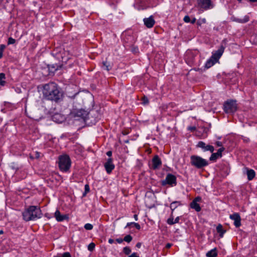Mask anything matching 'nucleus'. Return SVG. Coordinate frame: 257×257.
Returning <instances> with one entry per match:
<instances>
[{
	"label": "nucleus",
	"mask_w": 257,
	"mask_h": 257,
	"mask_svg": "<svg viewBox=\"0 0 257 257\" xmlns=\"http://www.w3.org/2000/svg\"><path fill=\"white\" fill-rule=\"evenodd\" d=\"M43 93L48 99L55 101L58 100L60 96L58 86L54 82L45 84L43 87Z\"/></svg>",
	"instance_id": "nucleus-1"
},
{
	"label": "nucleus",
	"mask_w": 257,
	"mask_h": 257,
	"mask_svg": "<svg viewBox=\"0 0 257 257\" xmlns=\"http://www.w3.org/2000/svg\"><path fill=\"white\" fill-rule=\"evenodd\" d=\"M42 215L40 209L36 206H29L23 213V219L26 221L40 218Z\"/></svg>",
	"instance_id": "nucleus-2"
},
{
	"label": "nucleus",
	"mask_w": 257,
	"mask_h": 257,
	"mask_svg": "<svg viewBox=\"0 0 257 257\" xmlns=\"http://www.w3.org/2000/svg\"><path fill=\"white\" fill-rule=\"evenodd\" d=\"M59 167L61 170L67 171L71 166V160L67 155H63L59 157Z\"/></svg>",
	"instance_id": "nucleus-3"
},
{
	"label": "nucleus",
	"mask_w": 257,
	"mask_h": 257,
	"mask_svg": "<svg viewBox=\"0 0 257 257\" xmlns=\"http://www.w3.org/2000/svg\"><path fill=\"white\" fill-rule=\"evenodd\" d=\"M190 160L191 164L198 169L205 167L208 164V161L205 159L196 155L191 156Z\"/></svg>",
	"instance_id": "nucleus-4"
},
{
	"label": "nucleus",
	"mask_w": 257,
	"mask_h": 257,
	"mask_svg": "<svg viewBox=\"0 0 257 257\" xmlns=\"http://www.w3.org/2000/svg\"><path fill=\"white\" fill-rule=\"evenodd\" d=\"M237 109V105L236 100H229L224 104V110L226 113H232Z\"/></svg>",
	"instance_id": "nucleus-5"
},
{
	"label": "nucleus",
	"mask_w": 257,
	"mask_h": 257,
	"mask_svg": "<svg viewBox=\"0 0 257 257\" xmlns=\"http://www.w3.org/2000/svg\"><path fill=\"white\" fill-rule=\"evenodd\" d=\"M88 114V112L84 109H74L70 113V116L74 118L81 117L85 119Z\"/></svg>",
	"instance_id": "nucleus-6"
},
{
	"label": "nucleus",
	"mask_w": 257,
	"mask_h": 257,
	"mask_svg": "<svg viewBox=\"0 0 257 257\" xmlns=\"http://www.w3.org/2000/svg\"><path fill=\"white\" fill-rule=\"evenodd\" d=\"M168 184L171 186H175L176 185V177L171 174L167 175L165 180L163 181V184L165 185Z\"/></svg>",
	"instance_id": "nucleus-7"
},
{
	"label": "nucleus",
	"mask_w": 257,
	"mask_h": 257,
	"mask_svg": "<svg viewBox=\"0 0 257 257\" xmlns=\"http://www.w3.org/2000/svg\"><path fill=\"white\" fill-rule=\"evenodd\" d=\"M198 5L200 8L205 10L213 7L210 0H198Z\"/></svg>",
	"instance_id": "nucleus-8"
},
{
	"label": "nucleus",
	"mask_w": 257,
	"mask_h": 257,
	"mask_svg": "<svg viewBox=\"0 0 257 257\" xmlns=\"http://www.w3.org/2000/svg\"><path fill=\"white\" fill-rule=\"evenodd\" d=\"M197 147L202 148L204 151H209L211 153H213L214 149L212 146L207 145L204 142L200 141L197 145Z\"/></svg>",
	"instance_id": "nucleus-9"
},
{
	"label": "nucleus",
	"mask_w": 257,
	"mask_h": 257,
	"mask_svg": "<svg viewBox=\"0 0 257 257\" xmlns=\"http://www.w3.org/2000/svg\"><path fill=\"white\" fill-rule=\"evenodd\" d=\"M225 49V46L221 44L219 47V48L215 51L212 55V58L216 59L218 61L220 57L222 56L224 50Z\"/></svg>",
	"instance_id": "nucleus-10"
},
{
	"label": "nucleus",
	"mask_w": 257,
	"mask_h": 257,
	"mask_svg": "<svg viewBox=\"0 0 257 257\" xmlns=\"http://www.w3.org/2000/svg\"><path fill=\"white\" fill-rule=\"evenodd\" d=\"M52 120L57 123H62L65 121V116L59 113H56L52 116Z\"/></svg>",
	"instance_id": "nucleus-11"
},
{
	"label": "nucleus",
	"mask_w": 257,
	"mask_h": 257,
	"mask_svg": "<svg viewBox=\"0 0 257 257\" xmlns=\"http://www.w3.org/2000/svg\"><path fill=\"white\" fill-rule=\"evenodd\" d=\"M230 218L234 220V225L236 227H239L240 226L241 218L238 213H235L230 215Z\"/></svg>",
	"instance_id": "nucleus-12"
},
{
	"label": "nucleus",
	"mask_w": 257,
	"mask_h": 257,
	"mask_svg": "<svg viewBox=\"0 0 257 257\" xmlns=\"http://www.w3.org/2000/svg\"><path fill=\"white\" fill-rule=\"evenodd\" d=\"M104 167L108 173H110L112 171L114 168V166L112 164V160L111 158L107 159L106 162L104 164Z\"/></svg>",
	"instance_id": "nucleus-13"
},
{
	"label": "nucleus",
	"mask_w": 257,
	"mask_h": 257,
	"mask_svg": "<svg viewBox=\"0 0 257 257\" xmlns=\"http://www.w3.org/2000/svg\"><path fill=\"white\" fill-rule=\"evenodd\" d=\"M54 216L58 221H62L68 219V215L67 214L61 215L60 211L57 210L54 214Z\"/></svg>",
	"instance_id": "nucleus-14"
},
{
	"label": "nucleus",
	"mask_w": 257,
	"mask_h": 257,
	"mask_svg": "<svg viewBox=\"0 0 257 257\" xmlns=\"http://www.w3.org/2000/svg\"><path fill=\"white\" fill-rule=\"evenodd\" d=\"M144 22L145 26L148 28H152L155 23L152 16H151L148 18H145L144 19Z\"/></svg>",
	"instance_id": "nucleus-15"
},
{
	"label": "nucleus",
	"mask_w": 257,
	"mask_h": 257,
	"mask_svg": "<svg viewBox=\"0 0 257 257\" xmlns=\"http://www.w3.org/2000/svg\"><path fill=\"white\" fill-rule=\"evenodd\" d=\"M153 166L152 168L153 169H157L161 165V161L159 157L156 155L152 159Z\"/></svg>",
	"instance_id": "nucleus-16"
},
{
	"label": "nucleus",
	"mask_w": 257,
	"mask_h": 257,
	"mask_svg": "<svg viewBox=\"0 0 257 257\" xmlns=\"http://www.w3.org/2000/svg\"><path fill=\"white\" fill-rule=\"evenodd\" d=\"M224 150V148L223 147H221L219 149L216 153H212L210 158V160L211 161H215L218 158L221 157L222 156V152Z\"/></svg>",
	"instance_id": "nucleus-17"
},
{
	"label": "nucleus",
	"mask_w": 257,
	"mask_h": 257,
	"mask_svg": "<svg viewBox=\"0 0 257 257\" xmlns=\"http://www.w3.org/2000/svg\"><path fill=\"white\" fill-rule=\"evenodd\" d=\"M217 61H218L216 59L212 58V56H211V57L206 62L205 66L206 68H209Z\"/></svg>",
	"instance_id": "nucleus-18"
},
{
	"label": "nucleus",
	"mask_w": 257,
	"mask_h": 257,
	"mask_svg": "<svg viewBox=\"0 0 257 257\" xmlns=\"http://www.w3.org/2000/svg\"><path fill=\"white\" fill-rule=\"evenodd\" d=\"M190 206L192 208L194 209L196 211L198 212L201 210V208L199 205L195 201H193L190 204Z\"/></svg>",
	"instance_id": "nucleus-19"
},
{
	"label": "nucleus",
	"mask_w": 257,
	"mask_h": 257,
	"mask_svg": "<svg viewBox=\"0 0 257 257\" xmlns=\"http://www.w3.org/2000/svg\"><path fill=\"white\" fill-rule=\"evenodd\" d=\"M247 175L248 179L251 180L254 177L255 172L252 169L248 170L247 171Z\"/></svg>",
	"instance_id": "nucleus-20"
},
{
	"label": "nucleus",
	"mask_w": 257,
	"mask_h": 257,
	"mask_svg": "<svg viewBox=\"0 0 257 257\" xmlns=\"http://www.w3.org/2000/svg\"><path fill=\"white\" fill-rule=\"evenodd\" d=\"M217 255V251L216 248H214L206 253L207 257H215Z\"/></svg>",
	"instance_id": "nucleus-21"
},
{
	"label": "nucleus",
	"mask_w": 257,
	"mask_h": 257,
	"mask_svg": "<svg viewBox=\"0 0 257 257\" xmlns=\"http://www.w3.org/2000/svg\"><path fill=\"white\" fill-rule=\"evenodd\" d=\"M103 67H104V69L107 71H109L111 69V66H110L109 62L107 61H103L102 63Z\"/></svg>",
	"instance_id": "nucleus-22"
},
{
	"label": "nucleus",
	"mask_w": 257,
	"mask_h": 257,
	"mask_svg": "<svg viewBox=\"0 0 257 257\" xmlns=\"http://www.w3.org/2000/svg\"><path fill=\"white\" fill-rule=\"evenodd\" d=\"M216 230L218 233H219L220 234V236H222L223 233L225 232V230H223L222 229V226L221 225L219 224L216 227Z\"/></svg>",
	"instance_id": "nucleus-23"
},
{
	"label": "nucleus",
	"mask_w": 257,
	"mask_h": 257,
	"mask_svg": "<svg viewBox=\"0 0 257 257\" xmlns=\"http://www.w3.org/2000/svg\"><path fill=\"white\" fill-rule=\"evenodd\" d=\"M233 21L239 22V23H245L248 21V18L247 17H245L243 19H239L237 18H234Z\"/></svg>",
	"instance_id": "nucleus-24"
},
{
	"label": "nucleus",
	"mask_w": 257,
	"mask_h": 257,
	"mask_svg": "<svg viewBox=\"0 0 257 257\" xmlns=\"http://www.w3.org/2000/svg\"><path fill=\"white\" fill-rule=\"evenodd\" d=\"M179 204V202L174 201L171 204L170 208L172 210H174Z\"/></svg>",
	"instance_id": "nucleus-25"
},
{
	"label": "nucleus",
	"mask_w": 257,
	"mask_h": 257,
	"mask_svg": "<svg viewBox=\"0 0 257 257\" xmlns=\"http://www.w3.org/2000/svg\"><path fill=\"white\" fill-rule=\"evenodd\" d=\"M132 239L133 238L131 235H127L124 237L123 240L127 242H130L132 241Z\"/></svg>",
	"instance_id": "nucleus-26"
},
{
	"label": "nucleus",
	"mask_w": 257,
	"mask_h": 257,
	"mask_svg": "<svg viewBox=\"0 0 257 257\" xmlns=\"http://www.w3.org/2000/svg\"><path fill=\"white\" fill-rule=\"evenodd\" d=\"M123 251L124 253L127 255L129 254L131 252V249L128 247H124L123 249Z\"/></svg>",
	"instance_id": "nucleus-27"
},
{
	"label": "nucleus",
	"mask_w": 257,
	"mask_h": 257,
	"mask_svg": "<svg viewBox=\"0 0 257 257\" xmlns=\"http://www.w3.org/2000/svg\"><path fill=\"white\" fill-rule=\"evenodd\" d=\"M84 228L86 230H91L93 228V225L90 223H86L84 225Z\"/></svg>",
	"instance_id": "nucleus-28"
},
{
	"label": "nucleus",
	"mask_w": 257,
	"mask_h": 257,
	"mask_svg": "<svg viewBox=\"0 0 257 257\" xmlns=\"http://www.w3.org/2000/svg\"><path fill=\"white\" fill-rule=\"evenodd\" d=\"M95 244L93 242L90 243L88 246V249L90 251H92L95 247Z\"/></svg>",
	"instance_id": "nucleus-29"
},
{
	"label": "nucleus",
	"mask_w": 257,
	"mask_h": 257,
	"mask_svg": "<svg viewBox=\"0 0 257 257\" xmlns=\"http://www.w3.org/2000/svg\"><path fill=\"white\" fill-rule=\"evenodd\" d=\"M206 23V20L204 18L199 19L197 22V24L198 25H201L202 24H204Z\"/></svg>",
	"instance_id": "nucleus-30"
},
{
	"label": "nucleus",
	"mask_w": 257,
	"mask_h": 257,
	"mask_svg": "<svg viewBox=\"0 0 257 257\" xmlns=\"http://www.w3.org/2000/svg\"><path fill=\"white\" fill-rule=\"evenodd\" d=\"M15 42V40L11 37L9 38L8 39V44H13Z\"/></svg>",
	"instance_id": "nucleus-31"
},
{
	"label": "nucleus",
	"mask_w": 257,
	"mask_h": 257,
	"mask_svg": "<svg viewBox=\"0 0 257 257\" xmlns=\"http://www.w3.org/2000/svg\"><path fill=\"white\" fill-rule=\"evenodd\" d=\"M89 191V187L88 184H86L85 185V192L83 194V196H85V194Z\"/></svg>",
	"instance_id": "nucleus-32"
},
{
	"label": "nucleus",
	"mask_w": 257,
	"mask_h": 257,
	"mask_svg": "<svg viewBox=\"0 0 257 257\" xmlns=\"http://www.w3.org/2000/svg\"><path fill=\"white\" fill-rule=\"evenodd\" d=\"M173 218H169L167 220V223L170 225L174 224Z\"/></svg>",
	"instance_id": "nucleus-33"
},
{
	"label": "nucleus",
	"mask_w": 257,
	"mask_h": 257,
	"mask_svg": "<svg viewBox=\"0 0 257 257\" xmlns=\"http://www.w3.org/2000/svg\"><path fill=\"white\" fill-rule=\"evenodd\" d=\"M184 21L186 23H189L190 22V18L188 16H186L184 18Z\"/></svg>",
	"instance_id": "nucleus-34"
},
{
	"label": "nucleus",
	"mask_w": 257,
	"mask_h": 257,
	"mask_svg": "<svg viewBox=\"0 0 257 257\" xmlns=\"http://www.w3.org/2000/svg\"><path fill=\"white\" fill-rule=\"evenodd\" d=\"M61 257H71V255L68 252H66L63 253L61 256Z\"/></svg>",
	"instance_id": "nucleus-35"
},
{
	"label": "nucleus",
	"mask_w": 257,
	"mask_h": 257,
	"mask_svg": "<svg viewBox=\"0 0 257 257\" xmlns=\"http://www.w3.org/2000/svg\"><path fill=\"white\" fill-rule=\"evenodd\" d=\"M35 157H33L32 155L30 156V157L32 159H34V158H39L40 157V153L39 152H36L35 153Z\"/></svg>",
	"instance_id": "nucleus-36"
},
{
	"label": "nucleus",
	"mask_w": 257,
	"mask_h": 257,
	"mask_svg": "<svg viewBox=\"0 0 257 257\" xmlns=\"http://www.w3.org/2000/svg\"><path fill=\"white\" fill-rule=\"evenodd\" d=\"M132 51L134 53H137L138 52V48L137 47H133L132 48Z\"/></svg>",
	"instance_id": "nucleus-37"
},
{
	"label": "nucleus",
	"mask_w": 257,
	"mask_h": 257,
	"mask_svg": "<svg viewBox=\"0 0 257 257\" xmlns=\"http://www.w3.org/2000/svg\"><path fill=\"white\" fill-rule=\"evenodd\" d=\"M142 100H143V103L144 104H148V99L147 97H146L145 96H144L143 98H142Z\"/></svg>",
	"instance_id": "nucleus-38"
},
{
	"label": "nucleus",
	"mask_w": 257,
	"mask_h": 257,
	"mask_svg": "<svg viewBox=\"0 0 257 257\" xmlns=\"http://www.w3.org/2000/svg\"><path fill=\"white\" fill-rule=\"evenodd\" d=\"M252 42L254 44L257 45V36H254L253 37Z\"/></svg>",
	"instance_id": "nucleus-39"
},
{
	"label": "nucleus",
	"mask_w": 257,
	"mask_h": 257,
	"mask_svg": "<svg viewBox=\"0 0 257 257\" xmlns=\"http://www.w3.org/2000/svg\"><path fill=\"white\" fill-rule=\"evenodd\" d=\"M201 200V197H196L193 201H195L196 202H200Z\"/></svg>",
	"instance_id": "nucleus-40"
},
{
	"label": "nucleus",
	"mask_w": 257,
	"mask_h": 257,
	"mask_svg": "<svg viewBox=\"0 0 257 257\" xmlns=\"http://www.w3.org/2000/svg\"><path fill=\"white\" fill-rule=\"evenodd\" d=\"M5 48H6L5 45H1L0 46V51H2V52H3L4 49H5Z\"/></svg>",
	"instance_id": "nucleus-41"
},
{
	"label": "nucleus",
	"mask_w": 257,
	"mask_h": 257,
	"mask_svg": "<svg viewBox=\"0 0 257 257\" xmlns=\"http://www.w3.org/2000/svg\"><path fill=\"white\" fill-rule=\"evenodd\" d=\"M133 224L135 225V226L138 229H140L141 227H140V225L137 223H135V222H133Z\"/></svg>",
	"instance_id": "nucleus-42"
},
{
	"label": "nucleus",
	"mask_w": 257,
	"mask_h": 257,
	"mask_svg": "<svg viewBox=\"0 0 257 257\" xmlns=\"http://www.w3.org/2000/svg\"><path fill=\"white\" fill-rule=\"evenodd\" d=\"M5 78V75L4 73H0V80Z\"/></svg>",
	"instance_id": "nucleus-43"
},
{
	"label": "nucleus",
	"mask_w": 257,
	"mask_h": 257,
	"mask_svg": "<svg viewBox=\"0 0 257 257\" xmlns=\"http://www.w3.org/2000/svg\"><path fill=\"white\" fill-rule=\"evenodd\" d=\"M116 241L119 243H121V242H122V241H123V239H121V238H117L116 239Z\"/></svg>",
	"instance_id": "nucleus-44"
},
{
	"label": "nucleus",
	"mask_w": 257,
	"mask_h": 257,
	"mask_svg": "<svg viewBox=\"0 0 257 257\" xmlns=\"http://www.w3.org/2000/svg\"><path fill=\"white\" fill-rule=\"evenodd\" d=\"M128 257H139L138 255H137L136 253H133L131 255H130Z\"/></svg>",
	"instance_id": "nucleus-45"
},
{
	"label": "nucleus",
	"mask_w": 257,
	"mask_h": 257,
	"mask_svg": "<svg viewBox=\"0 0 257 257\" xmlns=\"http://www.w3.org/2000/svg\"><path fill=\"white\" fill-rule=\"evenodd\" d=\"M216 145H217V146L218 147H221L222 146V143L220 142H217L216 143Z\"/></svg>",
	"instance_id": "nucleus-46"
},
{
	"label": "nucleus",
	"mask_w": 257,
	"mask_h": 257,
	"mask_svg": "<svg viewBox=\"0 0 257 257\" xmlns=\"http://www.w3.org/2000/svg\"><path fill=\"white\" fill-rule=\"evenodd\" d=\"M179 217H177V218H176V219H175V221H174V224L176 223H178L179 222Z\"/></svg>",
	"instance_id": "nucleus-47"
},
{
	"label": "nucleus",
	"mask_w": 257,
	"mask_h": 257,
	"mask_svg": "<svg viewBox=\"0 0 257 257\" xmlns=\"http://www.w3.org/2000/svg\"><path fill=\"white\" fill-rule=\"evenodd\" d=\"M114 240H113V239H111V238H109V239H108V242H109V243H110V244H111V243H113V242H114Z\"/></svg>",
	"instance_id": "nucleus-48"
},
{
	"label": "nucleus",
	"mask_w": 257,
	"mask_h": 257,
	"mask_svg": "<svg viewBox=\"0 0 257 257\" xmlns=\"http://www.w3.org/2000/svg\"><path fill=\"white\" fill-rule=\"evenodd\" d=\"M141 242H138L136 244V246L138 247V248H140L141 246Z\"/></svg>",
	"instance_id": "nucleus-49"
},
{
	"label": "nucleus",
	"mask_w": 257,
	"mask_h": 257,
	"mask_svg": "<svg viewBox=\"0 0 257 257\" xmlns=\"http://www.w3.org/2000/svg\"><path fill=\"white\" fill-rule=\"evenodd\" d=\"M196 22V19L195 18H193L191 20H190V22L192 23V24H194Z\"/></svg>",
	"instance_id": "nucleus-50"
},
{
	"label": "nucleus",
	"mask_w": 257,
	"mask_h": 257,
	"mask_svg": "<svg viewBox=\"0 0 257 257\" xmlns=\"http://www.w3.org/2000/svg\"><path fill=\"white\" fill-rule=\"evenodd\" d=\"M171 246H172V244L169 243L166 244V247L167 248H169L170 247H171Z\"/></svg>",
	"instance_id": "nucleus-51"
},
{
	"label": "nucleus",
	"mask_w": 257,
	"mask_h": 257,
	"mask_svg": "<svg viewBox=\"0 0 257 257\" xmlns=\"http://www.w3.org/2000/svg\"><path fill=\"white\" fill-rule=\"evenodd\" d=\"M195 129H196V128L194 126H192V127H189V130H191V131H193L195 130Z\"/></svg>",
	"instance_id": "nucleus-52"
},
{
	"label": "nucleus",
	"mask_w": 257,
	"mask_h": 257,
	"mask_svg": "<svg viewBox=\"0 0 257 257\" xmlns=\"http://www.w3.org/2000/svg\"><path fill=\"white\" fill-rule=\"evenodd\" d=\"M106 154L107 156H111V155H112V152L111 151H108L107 153H106Z\"/></svg>",
	"instance_id": "nucleus-53"
},
{
	"label": "nucleus",
	"mask_w": 257,
	"mask_h": 257,
	"mask_svg": "<svg viewBox=\"0 0 257 257\" xmlns=\"http://www.w3.org/2000/svg\"><path fill=\"white\" fill-rule=\"evenodd\" d=\"M5 83V81H3L2 80H0V85H4Z\"/></svg>",
	"instance_id": "nucleus-54"
},
{
	"label": "nucleus",
	"mask_w": 257,
	"mask_h": 257,
	"mask_svg": "<svg viewBox=\"0 0 257 257\" xmlns=\"http://www.w3.org/2000/svg\"><path fill=\"white\" fill-rule=\"evenodd\" d=\"M132 224H133V222H130V223H127V224H126V226H125V227L132 225Z\"/></svg>",
	"instance_id": "nucleus-55"
},
{
	"label": "nucleus",
	"mask_w": 257,
	"mask_h": 257,
	"mask_svg": "<svg viewBox=\"0 0 257 257\" xmlns=\"http://www.w3.org/2000/svg\"><path fill=\"white\" fill-rule=\"evenodd\" d=\"M134 218L136 220H138V218L137 214L134 215Z\"/></svg>",
	"instance_id": "nucleus-56"
},
{
	"label": "nucleus",
	"mask_w": 257,
	"mask_h": 257,
	"mask_svg": "<svg viewBox=\"0 0 257 257\" xmlns=\"http://www.w3.org/2000/svg\"><path fill=\"white\" fill-rule=\"evenodd\" d=\"M3 57V52L2 51H0V58H1Z\"/></svg>",
	"instance_id": "nucleus-57"
},
{
	"label": "nucleus",
	"mask_w": 257,
	"mask_h": 257,
	"mask_svg": "<svg viewBox=\"0 0 257 257\" xmlns=\"http://www.w3.org/2000/svg\"><path fill=\"white\" fill-rule=\"evenodd\" d=\"M4 232L3 230H0V235L3 234Z\"/></svg>",
	"instance_id": "nucleus-58"
},
{
	"label": "nucleus",
	"mask_w": 257,
	"mask_h": 257,
	"mask_svg": "<svg viewBox=\"0 0 257 257\" xmlns=\"http://www.w3.org/2000/svg\"><path fill=\"white\" fill-rule=\"evenodd\" d=\"M249 1L251 2H257V0H249Z\"/></svg>",
	"instance_id": "nucleus-59"
},
{
	"label": "nucleus",
	"mask_w": 257,
	"mask_h": 257,
	"mask_svg": "<svg viewBox=\"0 0 257 257\" xmlns=\"http://www.w3.org/2000/svg\"><path fill=\"white\" fill-rule=\"evenodd\" d=\"M125 143H128V140L125 141Z\"/></svg>",
	"instance_id": "nucleus-60"
},
{
	"label": "nucleus",
	"mask_w": 257,
	"mask_h": 257,
	"mask_svg": "<svg viewBox=\"0 0 257 257\" xmlns=\"http://www.w3.org/2000/svg\"><path fill=\"white\" fill-rule=\"evenodd\" d=\"M239 2H241V0H238Z\"/></svg>",
	"instance_id": "nucleus-61"
}]
</instances>
